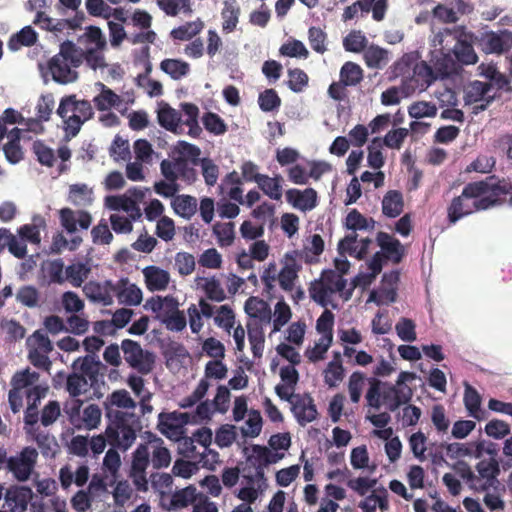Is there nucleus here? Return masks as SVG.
Segmentation results:
<instances>
[{
  "mask_svg": "<svg viewBox=\"0 0 512 512\" xmlns=\"http://www.w3.org/2000/svg\"><path fill=\"white\" fill-rule=\"evenodd\" d=\"M57 114L64 120L66 131L76 136L81 126L94 115L91 103L87 100H77L75 95L62 98Z\"/></svg>",
  "mask_w": 512,
  "mask_h": 512,
  "instance_id": "8",
  "label": "nucleus"
},
{
  "mask_svg": "<svg viewBox=\"0 0 512 512\" xmlns=\"http://www.w3.org/2000/svg\"><path fill=\"white\" fill-rule=\"evenodd\" d=\"M438 79L440 77L434 66L422 60L414 65L412 76L405 80L403 85L411 92L424 91Z\"/></svg>",
  "mask_w": 512,
  "mask_h": 512,
  "instance_id": "16",
  "label": "nucleus"
},
{
  "mask_svg": "<svg viewBox=\"0 0 512 512\" xmlns=\"http://www.w3.org/2000/svg\"><path fill=\"white\" fill-rule=\"evenodd\" d=\"M347 289V280L335 270L328 269L322 271L319 279L310 283L308 291L314 302L322 307H327L331 303V297L336 293H340L344 299Z\"/></svg>",
  "mask_w": 512,
  "mask_h": 512,
  "instance_id": "9",
  "label": "nucleus"
},
{
  "mask_svg": "<svg viewBox=\"0 0 512 512\" xmlns=\"http://www.w3.org/2000/svg\"><path fill=\"white\" fill-rule=\"evenodd\" d=\"M204 28V22L197 18L195 21L186 22L174 28L170 32V37L173 40L189 41L196 35H198Z\"/></svg>",
  "mask_w": 512,
  "mask_h": 512,
  "instance_id": "38",
  "label": "nucleus"
},
{
  "mask_svg": "<svg viewBox=\"0 0 512 512\" xmlns=\"http://www.w3.org/2000/svg\"><path fill=\"white\" fill-rule=\"evenodd\" d=\"M37 459L38 451L32 447H25L7 460V469L16 480L25 482L34 472Z\"/></svg>",
  "mask_w": 512,
  "mask_h": 512,
  "instance_id": "15",
  "label": "nucleus"
},
{
  "mask_svg": "<svg viewBox=\"0 0 512 512\" xmlns=\"http://www.w3.org/2000/svg\"><path fill=\"white\" fill-rule=\"evenodd\" d=\"M459 472L468 486L478 492L496 488L499 484L497 476L500 470L498 462L494 459L481 460L478 462L476 465L477 474H475L466 463L461 464Z\"/></svg>",
  "mask_w": 512,
  "mask_h": 512,
  "instance_id": "10",
  "label": "nucleus"
},
{
  "mask_svg": "<svg viewBox=\"0 0 512 512\" xmlns=\"http://www.w3.org/2000/svg\"><path fill=\"white\" fill-rule=\"evenodd\" d=\"M247 333L254 358H261L265 343L263 326L261 323L248 322Z\"/></svg>",
  "mask_w": 512,
  "mask_h": 512,
  "instance_id": "36",
  "label": "nucleus"
},
{
  "mask_svg": "<svg viewBox=\"0 0 512 512\" xmlns=\"http://www.w3.org/2000/svg\"><path fill=\"white\" fill-rule=\"evenodd\" d=\"M92 190L86 184H74L70 187L69 199L77 206H87L92 203Z\"/></svg>",
  "mask_w": 512,
  "mask_h": 512,
  "instance_id": "48",
  "label": "nucleus"
},
{
  "mask_svg": "<svg viewBox=\"0 0 512 512\" xmlns=\"http://www.w3.org/2000/svg\"><path fill=\"white\" fill-rule=\"evenodd\" d=\"M128 192L134 198L124 194L107 196L104 200L105 207L115 212L110 215L109 220L116 233H130L133 229L132 223L142 216L137 201L141 200L145 193L139 189Z\"/></svg>",
  "mask_w": 512,
  "mask_h": 512,
  "instance_id": "4",
  "label": "nucleus"
},
{
  "mask_svg": "<svg viewBox=\"0 0 512 512\" xmlns=\"http://www.w3.org/2000/svg\"><path fill=\"white\" fill-rule=\"evenodd\" d=\"M279 52L283 56L287 57H295V58H308L309 51L305 47V45L300 41L293 39L291 41H288L279 49Z\"/></svg>",
  "mask_w": 512,
  "mask_h": 512,
  "instance_id": "60",
  "label": "nucleus"
},
{
  "mask_svg": "<svg viewBox=\"0 0 512 512\" xmlns=\"http://www.w3.org/2000/svg\"><path fill=\"white\" fill-rule=\"evenodd\" d=\"M60 219L62 226L69 233H74L78 227L88 229L92 222V217L88 212L83 210L73 211L69 208L60 211Z\"/></svg>",
  "mask_w": 512,
  "mask_h": 512,
  "instance_id": "27",
  "label": "nucleus"
},
{
  "mask_svg": "<svg viewBox=\"0 0 512 512\" xmlns=\"http://www.w3.org/2000/svg\"><path fill=\"white\" fill-rule=\"evenodd\" d=\"M214 322L217 326L223 328L228 333L234 327L235 314L232 308L228 305H222L217 310V314L214 317Z\"/></svg>",
  "mask_w": 512,
  "mask_h": 512,
  "instance_id": "63",
  "label": "nucleus"
},
{
  "mask_svg": "<svg viewBox=\"0 0 512 512\" xmlns=\"http://www.w3.org/2000/svg\"><path fill=\"white\" fill-rule=\"evenodd\" d=\"M213 232L218 239V244L222 247L230 246L235 238L234 224L232 222L217 223L213 227Z\"/></svg>",
  "mask_w": 512,
  "mask_h": 512,
  "instance_id": "59",
  "label": "nucleus"
},
{
  "mask_svg": "<svg viewBox=\"0 0 512 512\" xmlns=\"http://www.w3.org/2000/svg\"><path fill=\"white\" fill-rule=\"evenodd\" d=\"M205 129L214 135H223L227 131L224 120L216 113L207 112L202 118Z\"/></svg>",
  "mask_w": 512,
  "mask_h": 512,
  "instance_id": "57",
  "label": "nucleus"
},
{
  "mask_svg": "<svg viewBox=\"0 0 512 512\" xmlns=\"http://www.w3.org/2000/svg\"><path fill=\"white\" fill-rule=\"evenodd\" d=\"M37 41V33L31 26H25L18 33L14 34L9 42L8 47L12 51L20 49L22 46H31Z\"/></svg>",
  "mask_w": 512,
  "mask_h": 512,
  "instance_id": "43",
  "label": "nucleus"
},
{
  "mask_svg": "<svg viewBox=\"0 0 512 512\" xmlns=\"http://www.w3.org/2000/svg\"><path fill=\"white\" fill-rule=\"evenodd\" d=\"M377 245L381 248L386 260L398 264L405 255V248L401 242L386 232H378L376 236Z\"/></svg>",
  "mask_w": 512,
  "mask_h": 512,
  "instance_id": "23",
  "label": "nucleus"
},
{
  "mask_svg": "<svg viewBox=\"0 0 512 512\" xmlns=\"http://www.w3.org/2000/svg\"><path fill=\"white\" fill-rule=\"evenodd\" d=\"M110 156L116 161H125L130 158L129 142L121 136H115L110 148Z\"/></svg>",
  "mask_w": 512,
  "mask_h": 512,
  "instance_id": "58",
  "label": "nucleus"
},
{
  "mask_svg": "<svg viewBox=\"0 0 512 512\" xmlns=\"http://www.w3.org/2000/svg\"><path fill=\"white\" fill-rule=\"evenodd\" d=\"M221 15L223 18V31L229 33L235 30L240 15V7L237 0H225Z\"/></svg>",
  "mask_w": 512,
  "mask_h": 512,
  "instance_id": "39",
  "label": "nucleus"
},
{
  "mask_svg": "<svg viewBox=\"0 0 512 512\" xmlns=\"http://www.w3.org/2000/svg\"><path fill=\"white\" fill-rule=\"evenodd\" d=\"M61 305L67 313L77 314L84 309V301L73 291L64 292L61 296Z\"/></svg>",
  "mask_w": 512,
  "mask_h": 512,
  "instance_id": "62",
  "label": "nucleus"
},
{
  "mask_svg": "<svg viewBox=\"0 0 512 512\" xmlns=\"http://www.w3.org/2000/svg\"><path fill=\"white\" fill-rule=\"evenodd\" d=\"M441 448H445L446 454L451 459H457L460 457L471 456L474 452V444L472 443H447L441 442Z\"/></svg>",
  "mask_w": 512,
  "mask_h": 512,
  "instance_id": "55",
  "label": "nucleus"
},
{
  "mask_svg": "<svg viewBox=\"0 0 512 512\" xmlns=\"http://www.w3.org/2000/svg\"><path fill=\"white\" fill-rule=\"evenodd\" d=\"M108 416L113 418L112 424L105 431L109 443L123 450L129 449L139 428L138 415L128 411H109Z\"/></svg>",
  "mask_w": 512,
  "mask_h": 512,
  "instance_id": "7",
  "label": "nucleus"
},
{
  "mask_svg": "<svg viewBox=\"0 0 512 512\" xmlns=\"http://www.w3.org/2000/svg\"><path fill=\"white\" fill-rule=\"evenodd\" d=\"M332 335H322L320 339L315 343L314 347L307 348L305 351V357L312 362L316 363L325 358V354L332 344Z\"/></svg>",
  "mask_w": 512,
  "mask_h": 512,
  "instance_id": "46",
  "label": "nucleus"
},
{
  "mask_svg": "<svg viewBox=\"0 0 512 512\" xmlns=\"http://www.w3.org/2000/svg\"><path fill=\"white\" fill-rule=\"evenodd\" d=\"M474 34L463 25L439 30L432 38L429 62L440 79L461 73L464 65H473L478 56L473 47Z\"/></svg>",
  "mask_w": 512,
  "mask_h": 512,
  "instance_id": "2",
  "label": "nucleus"
},
{
  "mask_svg": "<svg viewBox=\"0 0 512 512\" xmlns=\"http://www.w3.org/2000/svg\"><path fill=\"white\" fill-rule=\"evenodd\" d=\"M45 227V219L40 215H35L31 224H25L18 229V235L25 241L39 244L41 242L40 231Z\"/></svg>",
  "mask_w": 512,
  "mask_h": 512,
  "instance_id": "35",
  "label": "nucleus"
},
{
  "mask_svg": "<svg viewBox=\"0 0 512 512\" xmlns=\"http://www.w3.org/2000/svg\"><path fill=\"white\" fill-rule=\"evenodd\" d=\"M174 212L184 219H191L197 212V199L191 195H177L171 199Z\"/></svg>",
  "mask_w": 512,
  "mask_h": 512,
  "instance_id": "32",
  "label": "nucleus"
},
{
  "mask_svg": "<svg viewBox=\"0 0 512 512\" xmlns=\"http://www.w3.org/2000/svg\"><path fill=\"white\" fill-rule=\"evenodd\" d=\"M286 200L294 208L305 212L317 206L318 196L313 188H306L304 190L292 188L286 191Z\"/></svg>",
  "mask_w": 512,
  "mask_h": 512,
  "instance_id": "24",
  "label": "nucleus"
},
{
  "mask_svg": "<svg viewBox=\"0 0 512 512\" xmlns=\"http://www.w3.org/2000/svg\"><path fill=\"white\" fill-rule=\"evenodd\" d=\"M369 389L366 393L368 405L379 409L384 404L391 412L396 411L401 405L408 403L413 391L410 387L398 388L388 382L372 377L368 379Z\"/></svg>",
  "mask_w": 512,
  "mask_h": 512,
  "instance_id": "6",
  "label": "nucleus"
},
{
  "mask_svg": "<svg viewBox=\"0 0 512 512\" xmlns=\"http://www.w3.org/2000/svg\"><path fill=\"white\" fill-rule=\"evenodd\" d=\"M300 269L301 265L296 258L293 255L286 254L284 265L278 274L279 285L284 291L293 290Z\"/></svg>",
  "mask_w": 512,
  "mask_h": 512,
  "instance_id": "30",
  "label": "nucleus"
},
{
  "mask_svg": "<svg viewBox=\"0 0 512 512\" xmlns=\"http://www.w3.org/2000/svg\"><path fill=\"white\" fill-rule=\"evenodd\" d=\"M481 45L486 53L502 54L512 48V31L486 32L481 38Z\"/></svg>",
  "mask_w": 512,
  "mask_h": 512,
  "instance_id": "19",
  "label": "nucleus"
},
{
  "mask_svg": "<svg viewBox=\"0 0 512 512\" xmlns=\"http://www.w3.org/2000/svg\"><path fill=\"white\" fill-rule=\"evenodd\" d=\"M90 272L91 267L88 263L75 262L66 267V280H68L74 287H80L88 278Z\"/></svg>",
  "mask_w": 512,
  "mask_h": 512,
  "instance_id": "40",
  "label": "nucleus"
},
{
  "mask_svg": "<svg viewBox=\"0 0 512 512\" xmlns=\"http://www.w3.org/2000/svg\"><path fill=\"white\" fill-rule=\"evenodd\" d=\"M282 457V454L274 453L266 446L253 445L252 454L248 457V461L253 466H259L261 468L277 463Z\"/></svg>",
  "mask_w": 512,
  "mask_h": 512,
  "instance_id": "34",
  "label": "nucleus"
},
{
  "mask_svg": "<svg viewBox=\"0 0 512 512\" xmlns=\"http://www.w3.org/2000/svg\"><path fill=\"white\" fill-rule=\"evenodd\" d=\"M181 114L172 109L168 104L162 102V127L177 133L181 128Z\"/></svg>",
  "mask_w": 512,
  "mask_h": 512,
  "instance_id": "54",
  "label": "nucleus"
},
{
  "mask_svg": "<svg viewBox=\"0 0 512 512\" xmlns=\"http://www.w3.org/2000/svg\"><path fill=\"white\" fill-rule=\"evenodd\" d=\"M72 366L74 370H80L86 376H88V379L84 375L77 373H73L68 376L66 381V389L72 397H77L86 394L93 386V383L96 382L95 374L97 373V367L94 364L93 358L91 356L77 358L73 362Z\"/></svg>",
  "mask_w": 512,
  "mask_h": 512,
  "instance_id": "12",
  "label": "nucleus"
},
{
  "mask_svg": "<svg viewBox=\"0 0 512 512\" xmlns=\"http://www.w3.org/2000/svg\"><path fill=\"white\" fill-rule=\"evenodd\" d=\"M108 402L112 407H116L115 411H128L135 413L136 403L126 390H116L109 397ZM110 411H114L111 409Z\"/></svg>",
  "mask_w": 512,
  "mask_h": 512,
  "instance_id": "44",
  "label": "nucleus"
},
{
  "mask_svg": "<svg viewBox=\"0 0 512 512\" xmlns=\"http://www.w3.org/2000/svg\"><path fill=\"white\" fill-rule=\"evenodd\" d=\"M193 162L180 160L177 162H170L168 160H162V176L165 178H181L187 183H193L197 179V171Z\"/></svg>",
  "mask_w": 512,
  "mask_h": 512,
  "instance_id": "21",
  "label": "nucleus"
},
{
  "mask_svg": "<svg viewBox=\"0 0 512 512\" xmlns=\"http://www.w3.org/2000/svg\"><path fill=\"white\" fill-rule=\"evenodd\" d=\"M198 496L199 493H197V490L193 485L176 490L168 496L162 492V509H166L168 511H179L189 505H194Z\"/></svg>",
  "mask_w": 512,
  "mask_h": 512,
  "instance_id": "18",
  "label": "nucleus"
},
{
  "mask_svg": "<svg viewBox=\"0 0 512 512\" xmlns=\"http://www.w3.org/2000/svg\"><path fill=\"white\" fill-rule=\"evenodd\" d=\"M95 88L99 93L93 98V102L99 111H108L113 108L124 115L119 94L102 82H96Z\"/></svg>",
  "mask_w": 512,
  "mask_h": 512,
  "instance_id": "25",
  "label": "nucleus"
},
{
  "mask_svg": "<svg viewBox=\"0 0 512 512\" xmlns=\"http://www.w3.org/2000/svg\"><path fill=\"white\" fill-rule=\"evenodd\" d=\"M511 190L512 184L497 180L495 176L466 184L461 195L454 197L447 208L449 223L455 224L475 211L501 204Z\"/></svg>",
  "mask_w": 512,
  "mask_h": 512,
  "instance_id": "3",
  "label": "nucleus"
},
{
  "mask_svg": "<svg viewBox=\"0 0 512 512\" xmlns=\"http://www.w3.org/2000/svg\"><path fill=\"white\" fill-rule=\"evenodd\" d=\"M64 411L69 423L77 430H93L101 422L102 411L96 404L84 405L76 399L67 403Z\"/></svg>",
  "mask_w": 512,
  "mask_h": 512,
  "instance_id": "11",
  "label": "nucleus"
},
{
  "mask_svg": "<svg viewBox=\"0 0 512 512\" xmlns=\"http://www.w3.org/2000/svg\"><path fill=\"white\" fill-rule=\"evenodd\" d=\"M293 398L291 410L300 425L304 426L317 418L316 405L310 394H296Z\"/></svg>",
  "mask_w": 512,
  "mask_h": 512,
  "instance_id": "20",
  "label": "nucleus"
},
{
  "mask_svg": "<svg viewBox=\"0 0 512 512\" xmlns=\"http://www.w3.org/2000/svg\"><path fill=\"white\" fill-rule=\"evenodd\" d=\"M200 154L201 150L199 147L184 141H179L172 151V160L170 162H177L178 159H180L198 164L201 160L199 159Z\"/></svg>",
  "mask_w": 512,
  "mask_h": 512,
  "instance_id": "37",
  "label": "nucleus"
},
{
  "mask_svg": "<svg viewBox=\"0 0 512 512\" xmlns=\"http://www.w3.org/2000/svg\"><path fill=\"white\" fill-rule=\"evenodd\" d=\"M431 422L438 434L444 435L450 427V420L443 405L435 404L431 409Z\"/></svg>",
  "mask_w": 512,
  "mask_h": 512,
  "instance_id": "50",
  "label": "nucleus"
},
{
  "mask_svg": "<svg viewBox=\"0 0 512 512\" xmlns=\"http://www.w3.org/2000/svg\"><path fill=\"white\" fill-rule=\"evenodd\" d=\"M357 237V233H351L341 239L338 243L339 253H348L350 256H353L359 260L364 259L368 253V249L372 243V240L370 238L361 239L360 247L358 248L356 245Z\"/></svg>",
  "mask_w": 512,
  "mask_h": 512,
  "instance_id": "29",
  "label": "nucleus"
},
{
  "mask_svg": "<svg viewBox=\"0 0 512 512\" xmlns=\"http://www.w3.org/2000/svg\"><path fill=\"white\" fill-rule=\"evenodd\" d=\"M364 60L369 68H381L388 62L387 50L371 45L364 50Z\"/></svg>",
  "mask_w": 512,
  "mask_h": 512,
  "instance_id": "45",
  "label": "nucleus"
},
{
  "mask_svg": "<svg viewBox=\"0 0 512 512\" xmlns=\"http://www.w3.org/2000/svg\"><path fill=\"white\" fill-rule=\"evenodd\" d=\"M244 309L248 316L253 318L251 322L261 323L262 326L271 322V308L263 299L255 296L249 297L245 302Z\"/></svg>",
  "mask_w": 512,
  "mask_h": 512,
  "instance_id": "28",
  "label": "nucleus"
},
{
  "mask_svg": "<svg viewBox=\"0 0 512 512\" xmlns=\"http://www.w3.org/2000/svg\"><path fill=\"white\" fill-rule=\"evenodd\" d=\"M26 346L30 363L48 371L52 365L48 355L53 350V345L47 334L41 330L35 331L27 338Z\"/></svg>",
  "mask_w": 512,
  "mask_h": 512,
  "instance_id": "14",
  "label": "nucleus"
},
{
  "mask_svg": "<svg viewBox=\"0 0 512 512\" xmlns=\"http://www.w3.org/2000/svg\"><path fill=\"white\" fill-rule=\"evenodd\" d=\"M11 387L8 401L14 413L19 412L25 402L39 403L48 389L40 382L39 373L30 368L17 371L11 379Z\"/></svg>",
  "mask_w": 512,
  "mask_h": 512,
  "instance_id": "5",
  "label": "nucleus"
},
{
  "mask_svg": "<svg viewBox=\"0 0 512 512\" xmlns=\"http://www.w3.org/2000/svg\"><path fill=\"white\" fill-rule=\"evenodd\" d=\"M106 40L98 27L89 26L78 38L77 45L65 41L59 52L48 61V69L55 82L73 83L78 79L77 68L85 61L93 70L105 66L103 50Z\"/></svg>",
  "mask_w": 512,
  "mask_h": 512,
  "instance_id": "1",
  "label": "nucleus"
},
{
  "mask_svg": "<svg viewBox=\"0 0 512 512\" xmlns=\"http://www.w3.org/2000/svg\"><path fill=\"white\" fill-rule=\"evenodd\" d=\"M113 297L121 304L138 305L142 301V291L128 279H120L113 283Z\"/></svg>",
  "mask_w": 512,
  "mask_h": 512,
  "instance_id": "26",
  "label": "nucleus"
},
{
  "mask_svg": "<svg viewBox=\"0 0 512 512\" xmlns=\"http://www.w3.org/2000/svg\"><path fill=\"white\" fill-rule=\"evenodd\" d=\"M260 181L257 183L259 188L265 195L273 200H280L282 197V181L280 175L269 177L268 175L261 176Z\"/></svg>",
  "mask_w": 512,
  "mask_h": 512,
  "instance_id": "41",
  "label": "nucleus"
},
{
  "mask_svg": "<svg viewBox=\"0 0 512 512\" xmlns=\"http://www.w3.org/2000/svg\"><path fill=\"white\" fill-rule=\"evenodd\" d=\"M212 407L213 405L209 401L200 402L194 413H183L182 418L186 423H201L210 420L213 413Z\"/></svg>",
  "mask_w": 512,
  "mask_h": 512,
  "instance_id": "52",
  "label": "nucleus"
},
{
  "mask_svg": "<svg viewBox=\"0 0 512 512\" xmlns=\"http://www.w3.org/2000/svg\"><path fill=\"white\" fill-rule=\"evenodd\" d=\"M410 117L420 119L424 117H434L437 114V108L433 103L419 101L413 103L408 108Z\"/></svg>",
  "mask_w": 512,
  "mask_h": 512,
  "instance_id": "64",
  "label": "nucleus"
},
{
  "mask_svg": "<svg viewBox=\"0 0 512 512\" xmlns=\"http://www.w3.org/2000/svg\"><path fill=\"white\" fill-rule=\"evenodd\" d=\"M258 104L263 112H272L280 107L281 98L274 89H266L259 94Z\"/></svg>",
  "mask_w": 512,
  "mask_h": 512,
  "instance_id": "56",
  "label": "nucleus"
},
{
  "mask_svg": "<svg viewBox=\"0 0 512 512\" xmlns=\"http://www.w3.org/2000/svg\"><path fill=\"white\" fill-rule=\"evenodd\" d=\"M121 348L125 361L141 373H147L151 370L153 359L151 354L144 352L140 345L132 340L122 341Z\"/></svg>",
  "mask_w": 512,
  "mask_h": 512,
  "instance_id": "17",
  "label": "nucleus"
},
{
  "mask_svg": "<svg viewBox=\"0 0 512 512\" xmlns=\"http://www.w3.org/2000/svg\"><path fill=\"white\" fill-rule=\"evenodd\" d=\"M149 449L147 445H140L133 454L131 477L139 491H147L149 483L155 491L159 490L160 477L152 473L149 480L146 477V469L149 466Z\"/></svg>",
  "mask_w": 512,
  "mask_h": 512,
  "instance_id": "13",
  "label": "nucleus"
},
{
  "mask_svg": "<svg viewBox=\"0 0 512 512\" xmlns=\"http://www.w3.org/2000/svg\"><path fill=\"white\" fill-rule=\"evenodd\" d=\"M113 289V282L110 280L90 281L84 285L83 292L91 302L109 306L113 303Z\"/></svg>",
  "mask_w": 512,
  "mask_h": 512,
  "instance_id": "22",
  "label": "nucleus"
},
{
  "mask_svg": "<svg viewBox=\"0 0 512 512\" xmlns=\"http://www.w3.org/2000/svg\"><path fill=\"white\" fill-rule=\"evenodd\" d=\"M368 40L360 30L351 31L343 40L346 51L359 53L367 48Z\"/></svg>",
  "mask_w": 512,
  "mask_h": 512,
  "instance_id": "49",
  "label": "nucleus"
},
{
  "mask_svg": "<svg viewBox=\"0 0 512 512\" xmlns=\"http://www.w3.org/2000/svg\"><path fill=\"white\" fill-rule=\"evenodd\" d=\"M339 77L347 86H356L363 80V69L357 63L347 61L341 67Z\"/></svg>",
  "mask_w": 512,
  "mask_h": 512,
  "instance_id": "42",
  "label": "nucleus"
},
{
  "mask_svg": "<svg viewBox=\"0 0 512 512\" xmlns=\"http://www.w3.org/2000/svg\"><path fill=\"white\" fill-rule=\"evenodd\" d=\"M403 195L398 190H389L382 199V213L389 218H396L403 212Z\"/></svg>",
  "mask_w": 512,
  "mask_h": 512,
  "instance_id": "33",
  "label": "nucleus"
},
{
  "mask_svg": "<svg viewBox=\"0 0 512 512\" xmlns=\"http://www.w3.org/2000/svg\"><path fill=\"white\" fill-rule=\"evenodd\" d=\"M31 495L32 491L30 488L9 489L4 496L5 506L10 512H24L31 499Z\"/></svg>",
  "mask_w": 512,
  "mask_h": 512,
  "instance_id": "31",
  "label": "nucleus"
},
{
  "mask_svg": "<svg viewBox=\"0 0 512 512\" xmlns=\"http://www.w3.org/2000/svg\"><path fill=\"white\" fill-rule=\"evenodd\" d=\"M190 66L187 62L179 59L162 60V72L170 75L171 78L178 80L188 74Z\"/></svg>",
  "mask_w": 512,
  "mask_h": 512,
  "instance_id": "47",
  "label": "nucleus"
},
{
  "mask_svg": "<svg viewBox=\"0 0 512 512\" xmlns=\"http://www.w3.org/2000/svg\"><path fill=\"white\" fill-rule=\"evenodd\" d=\"M162 11L168 16L192 13L190 0H162Z\"/></svg>",
  "mask_w": 512,
  "mask_h": 512,
  "instance_id": "53",
  "label": "nucleus"
},
{
  "mask_svg": "<svg viewBox=\"0 0 512 512\" xmlns=\"http://www.w3.org/2000/svg\"><path fill=\"white\" fill-rule=\"evenodd\" d=\"M492 88V85L487 82L482 81H474L470 84L468 91H467V101L468 102H479L484 98H487L489 95V92Z\"/></svg>",
  "mask_w": 512,
  "mask_h": 512,
  "instance_id": "61",
  "label": "nucleus"
},
{
  "mask_svg": "<svg viewBox=\"0 0 512 512\" xmlns=\"http://www.w3.org/2000/svg\"><path fill=\"white\" fill-rule=\"evenodd\" d=\"M35 441L44 457L54 458L56 456L59 446L54 436L38 433L35 436Z\"/></svg>",
  "mask_w": 512,
  "mask_h": 512,
  "instance_id": "51",
  "label": "nucleus"
}]
</instances>
